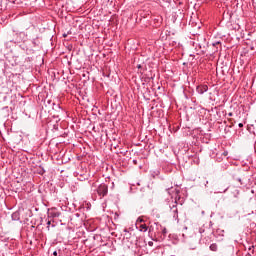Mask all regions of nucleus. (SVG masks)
I'll list each match as a JSON object with an SVG mask.
<instances>
[{"label": "nucleus", "mask_w": 256, "mask_h": 256, "mask_svg": "<svg viewBox=\"0 0 256 256\" xmlns=\"http://www.w3.org/2000/svg\"><path fill=\"white\" fill-rule=\"evenodd\" d=\"M97 193L100 197H105L109 193V186L106 184H100L97 188Z\"/></svg>", "instance_id": "obj_1"}, {"label": "nucleus", "mask_w": 256, "mask_h": 256, "mask_svg": "<svg viewBox=\"0 0 256 256\" xmlns=\"http://www.w3.org/2000/svg\"><path fill=\"white\" fill-rule=\"evenodd\" d=\"M61 217V212L57 211L56 208L48 210V219H57Z\"/></svg>", "instance_id": "obj_2"}, {"label": "nucleus", "mask_w": 256, "mask_h": 256, "mask_svg": "<svg viewBox=\"0 0 256 256\" xmlns=\"http://www.w3.org/2000/svg\"><path fill=\"white\" fill-rule=\"evenodd\" d=\"M196 91L199 93V95H203V93H207V91H209V86L199 85L196 87Z\"/></svg>", "instance_id": "obj_3"}, {"label": "nucleus", "mask_w": 256, "mask_h": 256, "mask_svg": "<svg viewBox=\"0 0 256 256\" xmlns=\"http://www.w3.org/2000/svg\"><path fill=\"white\" fill-rule=\"evenodd\" d=\"M137 227L139 228V231H142L143 233H147L148 229L149 231H153V226H149L147 224H138Z\"/></svg>", "instance_id": "obj_4"}, {"label": "nucleus", "mask_w": 256, "mask_h": 256, "mask_svg": "<svg viewBox=\"0 0 256 256\" xmlns=\"http://www.w3.org/2000/svg\"><path fill=\"white\" fill-rule=\"evenodd\" d=\"M177 201H175V205H173L172 207H170L171 209V213H173V217L174 219H179V210L177 209Z\"/></svg>", "instance_id": "obj_5"}, {"label": "nucleus", "mask_w": 256, "mask_h": 256, "mask_svg": "<svg viewBox=\"0 0 256 256\" xmlns=\"http://www.w3.org/2000/svg\"><path fill=\"white\" fill-rule=\"evenodd\" d=\"M11 217H12V221H20L21 213H19V211L13 212Z\"/></svg>", "instance_id": "obj_6"}, {"label": "nucleus", "mask_w": 256, "mask_h": 256, "mask_svg": "<svg viewBox=\"0 0 256 256\" xmlns=\"http://www.w3.org/2000/svg\"><path fill=\"white\" fill-rule=\"evenodd\" d=\"M143 223H145V220L141 217H139L136 221V225H143Z\"/></svg>", "instance_id": "obj_7"}, {"label": "nucleus", "mask_w": 256, "mask_h": 256, "mask_svg": "<svg viewBox=\"0 0 256 256\" xmlns=\"http://www.w3.org/2000/svg\"><path fill=\"white\" fill-rule=\"evenodd\" d=\"M218 247L217 244L213 243L210 245V251H217Z\"/></svg>", "instance_id": "obj_8"}, {"label": "nucleus", "mask_w": 256, "mask_h": 256, "mask_svg": "<svg viewBox=\"0 0 256 256\" xmlns=\"http://www.w3.org/2000/svg\"><path fill=\"white\" fill-rule=\"evenodd\" d=\"M199 233H200V235H202V237H203V235H206L205 229L203 227L199 229Z\"/></svg>", "instance_id": "obj_9"}, {"label": "nucleus", "mask_w": 256, "mask_h": 256, "mask_svg": "<svg viewBox=\"0 0 256 256\" xmlns=\"http://www.w3.org/2000/svg\"><path fill=\"white\" fill-rule=\"evenodd\" d=\"M236 181H238V183H240L241 185H243V178H236Z\"/></svg>", "instance_id": "obj_10"}, {"label": "nucleus", "mask_w": 256, "mask_h": 256, "mask_svg": "<svg viewBox=\"0 0 256 256\" xmlns=\"http://www.w3.org/2000/svg\"><path fill=\"white\" fill-rule=\"evenodd\" d=\"M46 225H47V229H49V227H51V220H48V221L46 222Z\"/></svg>", "instance_id": "obj_11"}, {"label": "nucleus", "mask_w": 256, "mask_h": 256, "mask_svg": "<svg viewBox=\"0 0 256 256\" xmlns=\"http://www.w3.org/2000/svg\"><path fill=\"white\" fill-rule=\"evenodd\" d=\"M162 233H163V235H167V228H164V229L162 230Z\"/></svg>", "instance_id": "obj_12"}, {"label": "nucleus", "mask_w": 256, "mask_h": 256, "mask_svg": "<svg viewBox=\"0 0 256 256\" xmlns=\"http://www.w3.org/2000/svg\"><path fill=\"white\" fill-rule=\"evenodd\" d=\"M149 247H153V241L148 242Z\"/></svg>", "instance_id": "obj_13"}, {"label": "nucleus", "mask_w": 256, "mask_h": 256, "mask_svg": "<svg viewBox=\"0 0 256 256\" xmlns=\"http://www.w3.org/2000/svg\"><path fill=\"white\" fill-rule=\"evenodd\" d=\"M19 35H20V37H25V33L24 32H20Z\"/></svg>", "instance_id": "obj_14"}, {"label": "nucleus", "mask_w": 256, "mask_h": 256, "mask_svg": "<svg viewBox=\"0 0 256 256\" xmlns=\"http://www.w3.org/2000/svg\"><path fill=\"white\" fill-rule=\"evenodd\" d=\"M14 43H21V39L14 40Z\"/></svg>", "instance_id": "obj_15"}, {"label": "nucleus", "mask_w": 256, "mask_h": 256, "mask_svg": "<svg viewBox=\"0 0 256 256\" xmlns=\"http://www.w3.org/2000/svg\"><path fill=\"white\" fill-rule=\"evenodd\" d=\"M228 117H233V112H229Z\"/></svg>", "instance_id": "obj_16"}, {"label": "nucleus", "mask_w": 256, "mask_h": 256, "mask_svg": "<svg viewBox=\"0 0 256 256\" xmlns=\"http://www.w3.org/2000/svg\"><path fill=\"white\" fill-rule=\"evenodd\" d=\"M43 173H45L44 169H42V171L39 172L40 175H43Z\"/></svg>", "instance_id": "obj_17"}, {"label": "nucleus", "mask_w": 256, "mask_h": 256, "mask_svg": "<svg viewBox=\"0 0 256 256\" xmlns=\"http://www.w3.org/2000/svg\"><path fill=\"white\" fill-rule=\"evenodd\" d=\"M238 126L241 128L243 127V123H239Z\"/></svg>", "instance_id": "obj_18"}, {"label": "nucleus", "mask_w": 256, "mask_h": 256, "mask_svg": "<svg viewBox=\"0 0 256 256\" xmlns=\"http://www.w3.org/2000/svg\"><path fill=\"white\" fill-rule=\"evenodd\" d=\"M53 255H54V256H57V251H54V252H53Z\"/></svg>", "instance_id": "obj_19"}, {"label": "nucleus", "mask_w": 256, "mask_h": 256, "mask_svg": "<svg viewBox=\"0 0 256 256\" xmlns=\"http://www.w3.org/2000/svg\"><path fill=\"white\" fill-rule=\"evenodd\" d=\"M133 163H134L135 165H137V160H133Z\"/></svg>", "instance_id": "obj_20"}, {"label": "nucleus", "mask_w": 256, "mask_h": 256, "mask_svg": "<svg viewBox=\"0 0 256 256\" xmlns=\"http://www.w3.org/2000/svg\"><path fill=\"white\" fill-rule=\"evenodd\" d=\"M137 67H138V69H141V64H138V66H137Z\"/></svg>", "instance_id": "obj_21"}, {"label": "nucleus", "mask_w": 256, "mask_h": 256, "mask_svg": "<svg viewBox=\"0 0 256 256\" xmlns=\"http://www.w3.org/2000/svg\"><path fill=\"white\" fill-rule=\"evenodd\" d=\"M228 189H229V187H227V188L224 190V192L227 191Z\"/></svg>", "instance_id": "obj_22"}, {"label": "nucleus", "mask_w": 256, "mask_h": 256, "mask_svg": "<svg viewBox=\"0 0 256 256\" xmlns=\"http://www.w3.org/2000/svg\"><path fill=\"white\" fill-rule=\"evenodd\" d=\"M220 42H217L216 45H219Z\"/></svg>", "instance_id": "obj_23"}]
</instances>
